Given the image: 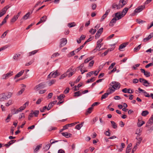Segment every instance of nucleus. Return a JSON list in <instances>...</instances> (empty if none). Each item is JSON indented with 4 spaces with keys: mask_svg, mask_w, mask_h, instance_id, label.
<instances>
[{
    "mask_svg": "<svg viewBox=\"0 0 153 153\" xmlns=\"http://www.w3.org/2000/svg\"><path fill=\"white\" fill-rule=\"evenodd\" d=\"M28 104L29 102H27L23 105L22 106L20 107L18 109L16 110L15 112L14 113V114H17L19 112L22 111L27 106H28Z\"/></svg>",
    "mask_w": 153,
    "mask_h": 153,
    "instance_id": "nucleus-1",
    "label": "nucleus"
},
{
    "mask_svg": "<svg viewBox=\"0 0 153 153\" xmlns=\"http://www.w3.org/2000/svg\"><path fill=\"white\" fill-rule=\"evenodd\" d=\"M112 86V88H114V90L116 89H119L120 87V83L117 82L113 81L110 84Z\"/></svg>",
    "mask_w": 153,
    "mask_h": 153,
    "instance_id": "nucleus-2",
    "label": "nucleus"
},
{
    "mask_svg": "<svg viewBox=\"0 0 153 153\" xmlns=\"http://www.w3.org/2000/svg\"><path fill=\"white\" fill-rule=\"evenodd\" d=\"M45 86V84L44 83H41L36 85L34 88V90L38 91L40 89L44 88Z\"/></svg>",
    "mask_w": 153,
    "mask_h": 153,
    "instance_id": "nucleus-3",
    "label": "nucleus"
},
{
    "mask_svg": "<svg viewBox=\"0 0 153 153\" xmlns=\"http://www.w3.org/2000/svg\"><path fill=\"white\" fill-rule=\"evenodd\" d=\"M13 75V72L10 71L6 74L2 75L1 77V79H7Z\"/></svg>",
    "mask_w": 153,
    "mask_h": 153,
    "instance_id": "nucleus-4",
    "label": "nucleus"
},
{
    "mask_svg": "<svg viewBox=\"0 0 153 153\" xmlns=\"http://www.w3.org/2000/svg\"><path fill=\"white\" fill-rule=\"evenodd\" d=\"M60 75L57 72V71L56 70L54 72H51L50 74L48 76V78L53 77V78H55L57 76H58Z\"/></svg>",
    "mask_w": 153,
    "mask_h": 153,
    "instance_id": "nucleus-5",
    "label": "nucleus"
},
{
    "mask_svg": "<svg viewBox=\"0 0 153 153\" xmlns=\"http://www.w3.org/2000/svg\"><path fill=\"white\" fill-rule=\"evenodd\" d=\"M10 7L8 5L5 7L0 11V17L3 16L6 13L7 10Z\"/></svg>",
    "mask_w": 153,
    "mask_h": 153,
    "instance_id": "nucleus-6",
    "label": "nucleus"
},
{
    "mask_svg": "<svg viewBox=\"0 0 153 153\" xmlns=\"http://www.w3.org/2000/svg\"><path fill=\"white\" fill-rule=\"evenodd\" d=\"M67 40L65 38H62L60 40L59 46L61 48L64 46L67 43Z\"/></svg>",
    "mask_w": 153,
    "mask_h": 153,
    "instance_id": "nucleus-7",
    "label": "nucleus"
},
{
    "mask_svg": "<svg viewBox=\"0 0 153 153\" xmlns=\"http://www.w3.org/2000/svg\"><path fill=\"white\" fill-rule=\"evenodd\" d=\"M145 123V122L144 121L142 120L141 118L139 117L138 119V122L137 123V126L138 127H141L143 124H144Z\"/></svg>",
    "mask_w": 153,
    "mask_h": 153,
    "instance_id": "nucleus-8",
    "label": "nucleus"
},
{
    "mask_svg": "<svg viewBox=\"0 0 153 153\" xmlns=\"http://www.w3.org/2000/svg\"><path fill=\"white\" fill-rule=\"evenodd\" d=\"M144 8V6H141L136 9L134 11V12L135 13L140 12Z\"/></svg>",
    "mask_w": 153,
    "mask_h": 153,
    "instance_id": "nucleus-9",
    "label": "nucleus"
},
{
    "mask_svg": "<svg viewBox=\"0 0 153 153\" xmlns=\"http://www.w3.org/2000/svg\"><path fill=\"white\" fill-rule=\"evenodd\" d=\"M99 71H94L90 72L88 73L86 75V76L88 77V76H91V75L93 74H94V75L95 76H96L97 75Z\"/></svg>",
    "mask_w": 153,
    "mask_h": 153,
    "instance_id": "nucleus-10",
    "label": "nucleus"
},
{
    "mask_svg": "<svg viewBox=\"0 0 153 153\" xmlns=\"http://www.w3.org/2000/svg\"><path fill=\"white\" fill-rule=\"evenodd\" d=\"M153 37V33H152L148 36L143 39V42H146L148 41L150 39Z\"/></svg>",
    "mask_w": 153,
    "mask_h": 153,
    "instance_id": "nucleus-11",
    "label": "nucleus"
},
{
    "mask_svg": "<svg viewBox=\"0 0 153 153\" xmlns=\"http://www.w3.org/2000/svg\"><path fill=\"white\" fill-rule=\"evenodd\" d=\"M5 100H7V98L5 94L3 93L0 94V101H2Z\"/></svg>",
    "mask_w": 153,
    "mask_h": 153,
    "instance_id": "nucleus-12",
    "label": "nucleus"
},
{
    "mask_svg": "<svg viewBox=\"0 0 153 153\" xmlns=\"http://www.w3.org/2000/svg\"><path fill=\"white\" fill-rule=\"evenodd\" d=\"M16 141V140H11L8 142L7 143L5 144L4 146L7 148H8L11 145L14 143Z\"/></svg>",
    "mask_w": 153,
    "mask_h": 153,
    "instance_id": "nucleus-13",
    "label": "nucleus"
},
{
    "mask_svg": "<svg viewBox=\"0 0 153 153\" xmlns=\"http://www.w3.org/2000/svg\"><path fill=\"white\" fill-rule=\"evenodd\" d=\"M117 20V19L116 18L112 19L109 24V26L111 27L113 26L114 24L116 22Z\"/></svg>",
    "mask_w": 153,
    "mask_h": 153,
    "instance_id": "nucleus-14",
    "label": "nucleus"
},
{
    "mask_svg": "<svg viewBox=\"0 0 153 153\" xmlns=\"http://www.w3.org/2000/svg\"><path fill=\"white\" fill-rule=\"evenodd\" d=\"M115 18H117V20L121 19L123 16H122V15L120 12H118L115 14Z\"/></svg>",
    "mask_w": 153,
    "mask_h": 153,
    "instance_id": "nucleus-15",
    "label": "nucleus"
},
{
    "mask_svg": "<svg viewBox=\"0 0 153 153\" xmlns=\"http://www.w3.org/2000/svg\"><path fill=\"white\" fill-rule=\"evenodd\" d=\"M24 70H22L20 72L17 73L15 76L14 79H16L17 78H18L21 76L24 72Z\"/></svg>",
    "mask_w": 153,
    "mask_h": 153,
    "instance_id": "nucleus-16",
    "label": "nucleus"
},
{
    "mask_svg": "<svg viewBox=\"0 0 153 153\" xmlns=\"http://www.w3.org/2000/svg\"><path fill=\"white\" fill-rule=\"evenodd\" d=\"M62 134L66 138L71 137L72 136V134L67 132H63L62 133Z\"/></svg>",
    "mask_w": 153,
    "mask_h": 153,
    "instance_id": "nucleus-17",
    "label": "nucleus"
},
{
    "mask_svg": "<svg viewBox=\"0 0 153 153\" xmlns=\"http://www.w3.org/2000/svg\"><path fill=\"white\" fill-rule=\"evenodd\" d=\"M130 89H128L127 88H125L123 89L122 90V91L124 93H128L129 94H131L133 93V91L132 90H131V91H130Z\"/></svg>",
    "mask_w": 153,
    "mask_h": 153,
    "instance_id": "nucleus-18",
    "label": "nucleus"
},
{
    "mask_svg": "<svg viewBox=\"0 0 153 153\" xmlns=\"http://www.w3.org/2000/svg\"><path fill=\"white\" fill-rule=\"evenodd\" d=\"M128 9L129 8L127 7H125L123 9L121 13L122 16H124L126 14Z\"/></svg>",
    "mask_w": 153,
    "mask_h": 153,
    "instance_id": "nucleus-19",
    "label": "nucleus"
},
{
    "mask_svg": "<svg viewBox=\"0 0 153 153\" xmlns=\"http://www.w3.org/2000/svg\"><path fill=\"white\" fill-rule=\"evenodd\" d=\"M128 44V43H123L121 45H120L119 47V50H120V51H123L122 50H121V49H122L123 48L126 47L127 45Z\"/></svg>",
    "mask_w": 153,
    "mask_h": 153,
    "instance_id": "nucleus-20",
    "label": "nucleus"
},
{
    "mask_svg": "<svg viewBox=\"0 0 153 153\" xmlns=\"http://www.w3.org/2000/svg\"><path fill=\"white\" fill-rule=\"evenodd\" d=\"M84 123V122H82L81 123L76 125L75 127V128L78 130L80 129L81 127L82 126Z\"/></svg>",
    "mask_w": 153,
    "mask_h": 153,
    "instance_id": "nucleus-21",
    "label": "nucleus"
},
{
    "mask_svg": "<svg viewBox=\"0 0 153 153\" xmlns=\"http://www.w3.org/2000/svg\"><path fill=\"white\" fill-rule=\"evenodd\" d=\"M42 147V144H40L39 145H38L36 148L34 149V152L36 153Z\"/></svg>",
    "mask_w": 153,
    "mask_h": 153,
    "instance_id": "nucleus-22",
    "label": "nucleus"
},
{
    "mask_svg": "<svg viewBox=\"0 0 153 153\" xmlns=\"http://www.w3.org/2000/svg\"><path fill=\"white\" fill-rule=\"evenodd\" d=\"M136 139L138 140V142L136 143V145L138 146L139 145L141 142V141L142 140V137H139L138 138L137 137Z\"/></svg>",
    "mask_w": 153,
    "mask_h": 153,
    "instance_id": "nucleus-23",
    "label": "nucleus"
},
{
    "mask_svg": "<svg viewBox=\"0 0 153 153\" xmlns=\"http://www.w3.org/2000/svg\"><path fill=\"white\" fill-rule=\"evenodd\" d=\"M112 7L113 9H115L116 7L117 9H118L121 8L120 5H118L115 3H114L112 4Z\"/></svg>",
    "mask_w": 153,
    "mask_h": 153,
    "instance_id": "nucleus-24",
    "label": "nucleus"
},
{
    "mask_svg": "<svg viewBox=\"0 0 153 153\" xmlns=\"http://www.w3.org/2000/svg\"><path fill=\"white\" fill-rule=\"evenodd\" d=\"M115 91L114 89H112L111 88H109L108 89L107 91V92L108 95L111 94V93L114 92Z\"/></svg>",
    "mask_w": 153,
    "mask_h": 153,
    "instance_id": "nucleus-25",
    "label": "nucleus"
},
{
    "mask_svg": "<svg viewBox=\"0 0 153 153\" xmlns=\"http://www.w3.org/2000/svg\"><path fill=\"white\" fill-rule=\"evenodd\" d=\"M119 2L120 3H122V5H120L121 8L123 7L127 4V2L125 1V0H120Z\"/></svg>",
    "mask_w": 153,
    "mask_h": 153,
    "instance_id": "nucleus-26",
    "label": "nucleus"
},
{
    "mask_svg": "<svg viewBox=\"0 0 153 153\" xmlns=\"http://www.w3.org/2000/svg\"><path fill=\"white\" fill-rule=\"evenodd\" d=\"M32 13V12H31V13H30V12H29L27 13V14H26L25 15H24L23 18L22 19H24L25 20L27 19L28 17L30 16V15Z\"/></svg>",
    "mask_w": 153,
    "mask_h": 153,
    "instance_id": "nucleus-27",
    "label": "nucleus"
},
{
    "mask_svg": "<svg viewBox=\"0 0 153 153\" xmlns=\"http://www.w3.org/2000/svg\"><path fill=\"white\" fill-rule=\"evenodd\" d=\"M38 51V50H35L32 52H29L28 54V56H30L32 55H33L37 53Z\"/></svg>",
    "mask_w": 153,
    "mask_h": 153,
    "instance_id": "nucleus-28",
    "label": "nucleus"
},
{
    "mask_svg": "<svg viewBox=\"0 0 153 153\" xmlns=\"http://www.w3.org/2000/svg\"><path fill=\"white\" fill-rule=\"evenodd\" d=\"M39 110L32 111L31 112L29 115H38L39 114Z\"/></svg>",
    "mask_w": 153,
    "mask_h": 153,
    "instance_id": "nucleus-29",
    "label": "nucleus"
},
{
    "mask_svg": "<svg viewBox=\"0 0 153 153\" xmlns=\"http://www.w3.org/2000/svg\"><path fill=\"white\" fill-rule=\"evenodd\" d=\"M81 90L79 91L75 92L74 93V97H78L82 95V94L81 93Z\"/></svg>",
    "mask_w": 153,
    "mask_h": 153,
    "instance_id": "nucleus-30",
    "label": "nucleus"
},
{
    "mask_svg": "<svg viewBox=\"0 0 153 153\" xmlns=\"http://www.w3.org/2000/svg\"><path fill=\"white\" fill-rule=\"evenodd\" d=\"M76 25V24L75 22H73L72 23H69L68 24V26L71 28L75 26Z\"/></svg>",
    "mask_w": 153,
    "mask_h": 153,
    "instance_id": "nucleus-31",
    "label": "nucleus"
},
{
    "mask_svg": "<svg viewBox=\"0 0 153 153\" xmlns=\"http://www.w3.org/2000/svg\"><path fill=\"white\" fill-rule=\"evenodd\" d=\"M47 19V16H44L41 18L40 21H41L42 23L46 21Z\"/></svg>",
    "mask_w": 153,
    "mask_h": 153,
    "instance_id": "nucleus-32",
    "label": "nucleus"
},
{
    "mask_svg": "<svg viewBox=\"0 0 153 153\" xmlns=\"http://www.w3.org/2000/svg\"><path fill=\"white\" fill-rule=\"evenodd\" d=\"M95 80V77H91L90 79H88L86 81L87 83H89L94 82Z\"/></svg>",
    "mask_w": 153,
    "mask_h": 153,
    "instance_id": "nucleus-33",
    "label": "nucleus"
},
{
    "mask_svg": "<svg viewBox=\"0 0 153 153\" xmlns=\"http://www.w3.org/2000/svg\"><path fill=\"white\" fill-rule=\"evenodd\" d=\"M18 16L15 15L14 16L12 19L11 20L10 22H14L18 19Z\"/></svg>",
    "mask_w": 153,
    "mask_h": 153,
    "instance_id": "nucleus-34",
    "label": "nucleus"
},
{
    "mask_svg": "<svg viewBox=\"0 0 153 153\" xmlns=\"http://www.w3.org/2000/svg\"><path fill=\"white\" fill-rule=\"evenodd\" d=\"M108 94L107 93H105L104 94L102 95L101 98V100H102L103 99H105L107 97H108Z\"/></svg>",
    "mask_w": 153,
    "mask_h": 153,
    "instance_id": "nucleus-35",
    "label": "nucleus"
},
{
    "mask_svg": "<svg viewBox=\"0 0 153 153\" xmlns=\"http://www.w3.org/2000/svg\"><path fill=\"white\" fill-rule=\"evenodd\" d=\"M74 124L72 123L68 124L64 126V128L67 129L68 127H71L74 126Z\"/></svg>",
    "mask_w": 153,
    "mask_h": 153,
    "instance_id": "nucleus-36",
    "label": "nucleus"
},
{
    "mask_svg": "<svg viewBox=\"0 0 153 153\" xmlns=\"http://www.w3.org/2000/svg\"><path fill=\"white\" fill-rule=\"evenodd\" d=\"M111 122L112 124L113 128H117V125L116 123L113 121H111Z\"/></svg>",
    "mask_w": 153,
    "mask_h": 153,
    "instance_id": "nucleus-37",
    "label": "nucleus"
},
{
    "mask_svg": "<svg viewBox=\"0 0 153 153\" xmlns=\"http://www.w3.org/2000/svg\"><path fill=\"white\" fill-rule=\"evenodd\" d=\"M65 96L63 94H61L57 97V99L59 100H62V99L65 97Z\"/></svg>",
    "mask_w": 153,
    "mask_h": 153,
    "instance_id": "nucleus-38",
    "label": "nucleus"
},
{
    "mask_svg": "<svg viewBox=\"0 0 153 153\" xmlns=\"http://www.w3.org/2000/svg\"><path fill=\"white\" fill-rule=\"evenodd\" d=\"M96 31L97 30L96 29H93V28H92L91 30H89V32L92 34L93 35L95 33Z\"/></svg>",
    "mask_w": 153,
    "mask_h": 153,
    "instance_id": "nucleus-39",
    "label": "nucleus"
},
{
    "mask_svg": "<svg viewBox=\"0 0 153 153\" xmlns=\"http://www.w3.org/2000/svg\"><path fill=\"white\" fill-rule=\"evenodd\" d=\"M153 123V115L149 119L147 122L148 124H152Z\"/></svg>",
    "mask_w": 153,
    "mask_h": 153,
    "instance_id": "nucleus-40",
    "label": "nucleus"
},
{
    "mask_svg": "<svg viewBox=\"0 0 153 153\" xmlns=\"http://www.w3.org/2000/svg\"><path fill=\"white\" fill-rule=\"evenodd\" d=\"M141 45H139L138 46L135 47L134 49V52H137L138 51L140 48Z\"/></svg>",
    "mask_w": 153,
    "mask_h": 153,
    "instance_id": "nucleus-41",
    "label": "nucleus"
},
{
    "mask_svg": "<svg viewBox=\"0 0 153 153\" xmlns=\"http://www.w3.org/2000/svg\"><path fill=\"white\" fill-rule=\"evenodd\" d=\"M57 128L56 127L50 126V127L48 129V131H50L52 130H55Z\"/></svg>",
    "mask_w": 153,
    "mask_h": 153,
    "instance_id": "nucleus-42",
    "label": "nucleus"
},
{
    "mask_svg": "<svg viewBox=\"0 0 153 153\" xmlns=\"http://www.w3.org/2000/svg\"><path fill=\"white\" fill-rule=\"evenodd\" d=\"M9 16L8 15L6 16L2 21V24H4L6 22V20L8 18Z\"/></svg>",
    "mask_w": 153,
    "mask_h": 153,
    "instance_id": "nucleus-43",
    "label": "nucleus"
},
{
    "mask_svg": "<svg viewBox=\"0 0 153 153\" xmlns=\"http://www.w3.org/2000/svg\"><path fill=\"white\" fill-rule=\"evenodd\" d=\"M93 109V108L91 106L88 108L87 111V113L88 114H90L92 111Z\"/></svg>",
    "mask_w": 153,
    "mask_h": 153,
    "instance_id": "nucleus-44",
    "label": "nucleus"
},
{
    "mask_svg": "<svg viewBox=\"0 0 153 153\" xmlns=\"http://www.w3.org/2000/svg\"><path fill=\"white\" fill-rule=\"evenodd\" d=\"M149 83L148 81L146 79H145L143 83V85L146 87L148 86H149L148 85H149Z\"/></svg>",
    "mask_w": 153,
    "mask_h": 153,
    "instance_id": "nucleus-45",
    "label": "nucleus"
},
{
    "mask_svg": "<svg viewBox=\"0 0 153 153\" xmlns=\"http://www.w3.org/2000/svg\"><path fill=\"white\" fill-rule=\"evenodd\" d=\"M56 80L55 79H53L51 80L48 83V85L49 86L51 85H52L54 84L56 82Z\"/></svg>",
    "mask_w": 153,
    "mask_h": 153,
    "instance_id": "nucleus-46",
    "label": "nucleus"
},
{
    "mask_svg": "<svg viewBox=\"0 0 153 153\" xmlns=\"http://www.w3.org/2000/svg\"><path fill=\"white\" fill-rule=\"evenodd\" d=\"M101 47V45H100V44L97 43V46L96 47V48L94 49V50H99L100 48Z\"/></svg>",
    "mask_w": 153,
    "mask_h": 153,
    "instance_id": "nucleus-47",
    "label": "nucleus"
},
{
    "mask_svg": "<svg viewBox=\"0 0 153 153\" xmlns=\"http://www.w3.org/2000/svg\"><path fill=\"white\" fill-rule=\"evenodd\" d=\"M53 105V104L51 102L49 103L48 106V110H50Z\"/></svg>",
    "mask_w": 153,
    "mask_h": 153,
    "instance_id": "nucleus-48",
    "label": "nucleus"
},
{
    "mask_svg": "<svg viewBox=\"0 0 153 153\" xmlns=\"http://www.w3.org/2000/svg\"><path fill=\"white\" fill-rule=\"evenodd\" d=\"M98 120V118L97 117H96L95 118H94L91 121V124H94Z\"/></svg>",
    "mask_w": 153,
    "mask_h": 153,
    "instance_id": "nucleus-49",
    "label": "nucleus"
},
{
    "mask_svg": "<svg viewBox=\"0 0 153 153\" xmlns=\"http://www.w3.org/2000/svg\"><path fill=\"white\" fill-rule=\"evenodd\" d=\"M9 31L8 30H7L5 31L1 36V38H4L5 36L6 35L8 31Z\"/></svg>",
    "mask_w": 153,
    "mask_h": 153,
    "instance_id": "nucleus-50",
    "label": "nucleus"
},
{
    "mask_svg": "<svg viewBox=\"0 0 153 153\" xmlns=\"http://www.w3.org/2000/svg\"><path fill=\"white\" fill-rule=\"evenodd\" d=\"M20 56V54H16L13 57V59H14V60H17L18 59V58L19 57V56Z\"/></svg>",
    "mask_w": 153,
    "mask_h": 153,
    "instance_id": "nucleus-51",
    "label": "nucleus"
},
{
    "mask_svg": "<svg viewBox=\"0 0 153 153\" xmlns=\"http://www.w3.org/2000/svg\"><path fill=\"white\" fill-rule=\"evenodd\" d=\"M92 59L91 57H90L87 58L86 59H85L84 62V63H87L90 60H91Z\"/></svg>",
    "mask_w": 153,
    "mask_h": 153,
    "instance_id": "nucleus-52",
    "label": "nucleus"
},
{
    "mask_svg": "<svg viewBox=\"0 0 153 153\" xmlns=\"http://www.w3.org/2000/svg\"><path fill=\"white\" fill-rule=\"evenodd\" d=\"M84 66V63H82L79 66L77 67L76 69V70L77 69H78L79 68H80V69H82V68H83Z\"/></svg>",
    "mask_w": 153,
    "mask_h": 153,
    "instance_id": "nucleus-53",
    "label": "nucleus"
},
{
    "mask_svg": "<svg viewBox=\"0 0 153 153\" xmlns=\"http://www.w3.org/2000/svg\"><path fill=\"white\" fill-rule=\"evenodd\" d=\"M12 95V93L11 92H9L8 93V94L6 95V97L7 98V100L8 99L10 98Z\"/></svg>",
    "mask_w": 153,
    "mask_h": 153,
    "instance_id": "nucleus-54",
    "label": "nucleus"
},
{
    "mask_svg": "<svg viewBox=\"0 0 153 153\" xmlns=\"http://www.w3.org/2000/svg\"><path fill=\"white\" fill-rule=\"evenodd\" d=\"M51 146V145L50 144H48L45 146V149L46 150H47L49 149Z\"/></svg>",
    "mask_w": 153,
    "mask_h": 153,
    "instance_id": "nucleus-55",
    "label": "nucleus"
},
{
    "mask_svg": "<svg viewBox=\"0 0 153 153\" xmlns=\"http://www.w3.org/2000/svg\"><path fill=\"white\" fill-rule=\"evenodd\" d=\"M25 90V89L24 88H22V89H21V90L20 91H19L18 92V94L19 95H20L22 94V93Z\"/></svg>",
    "mask_w": 153,
    "mask_h": 153,
    "instance_id": "nucleus-56",
    "label": "nucleus"
},
{
    "mask_svg": "<svg viewBox=\"0 0 153 153\" xmlns=\"http://www.w3.org/2000/svg\"><path fill=\"white\" fill-rule=\"evenodd\" d=\"M149 114L148 111L147 110L143 111L141 113V115H148Z\"/></svg>",
    "mask_w": 153,
    "mask_h": 153,
    "instance_id": "nucleus-57",
    "label": "nucleus"
},
{
    "mask_svg": "<svg viewBox=\"0 0 153 153\" xmlns=\"http://www.w3.org/2000/svg\"><path fill=\"white\" fill-rule=\"evenodd\" d=\"M115 65V62H113L111 63V65L108 68V69L110 70L113 68V67Z\"/></svg>",
    "mask_w": 153,
    "mask_h": 153,
    "instance_id": "nucleus-58",
    "label": "nucleus"
},
{
    "mask_svg": "<svg viewBox=\"0 0 153 153\" xmlns=\"http://www.w3.org/2000/svg\"><path fill=\"white\" fill-rule=\"evenodd\" d=\"M103 28L102 27H101L97 31V32L98 33H99L101 34L103 32Z\"/></svg>",
    "mask_w": 153,
    "mask_h": 153,
    "instance_id": "nucleus-59",
    "label": "nucleus"
},
{
    "mask_svg": "<svg viewBox=\"0 0 153 153\" xmlns=\"http://www.w3.org/2000/svg\"><path fill=\"white\" fill-rule=\"evenodd\" d=\"M83 48V46H81L80 47L78 48L76 50H75V51L76 53H78L79 51L80 50Z\"/></svg>",
    "mask_w": 153,
    "mask_h": 153,
    "instance_id": "nucleus-60",
    "label": "nucleus"
},
{
    "mask_svg": "<svg viewBox=\"0 0 153 153\" xmlns=\"http://www.w3.org/2000/svg\"><path fill=\"white\" fill-rule=\"evenodd\" d=\"M153 66V62H151L149 63V64H147L145 66V68H147L149 67L150 66Z\"/></svg>",
    "mask_w": 153,
    "mask_h": 153,
    "instance_id": "nucleus-61",
    "label": "nucleus"
},
{
    "mask_svg": "<svg viewBox=\"0 0 153 153\" xmlns=\"http://www.w3.org/2000/svg\"><path fill=\"white\" fill-rule=\"evenodd\" d=\"M150 73L149 72L146 71V73L144 74V75L147 77H149L150 76Z\"/></svg>",
    "mask_w": 153,
    "mask_h": 153,
    "instance_id": "nucleus-62",
    "label": "nucleus"
},
{
    "mask_svg": "<svg viewBox=\"0 0 153 153\" xmlns=\"http://www.w3.org/2000/svg\"><path fill=\"white\" fill-rule=\"evenodd\" d=\"M67 76V74H64L62 75L59 77V79H63L65 77Z\"/></svg>",
    "mask_w": 153,
    "mask_h": 153,
    "instance_id": "nucleus-63",
    "label": "nucleus"
},
{
    "mask_svg": "<svg viewBox=\"0 0 153 153\" xmlns=\"http://www.w3.org/2000/svg\"><path fill=\"white\" fill-rule=\"evenodd\" d=\"M109 52V49H108L107 51H105L104 53H103L102 54V56H106L107 54L108 53V52Z\"/></svg>",
    "mask_w": 153,
    "mask_h": 153,
    "instance_id": "nucleus-64",
    "label": "nucleus"
}]
</instances>
